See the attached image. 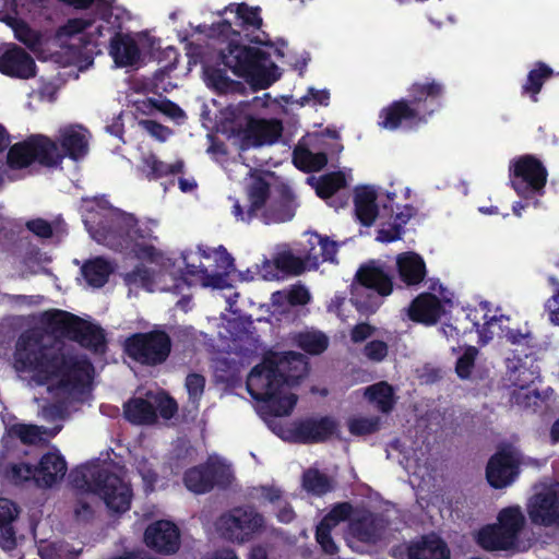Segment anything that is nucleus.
Wrapping results in <instances>:
<instances>
[{
	"label": "nucleus",
	"mask_w": 559,
	"mask_h": 559,
	"mask_svg": "<svg viewBox=\"0 0 559 559\" xmlns=\"http://www.w3.org/2000/svg\"><path fill=\"white\" fill-rule=\"evenodd\" d=\"M15 361L20 370L34 372L41 383L58 379V386L68 391L83 390L94 373L88 359L48 348L34 332H25L19 337Z\"/></svg>",
	"instance_id": "obj_1"
},
{
	"label": "nucleus",
	"mask_w": 559,
	"mask_h": 559,
	"mask_svg": "<svg viewBox=\"0 0 559 559\" xmlns=\"http://www.w3.org/2000/svg\"><path fill=\"white\" fill-rule=\"evenodd\" d=\"M90 132L80 124H69L59 129L58 141L36 133L13 144L7 154L11 169H23L37 163L47 168L58 167L66 157L78 162L90 151Z\"/></svg>",
	"instance_id": "obj_2"
},
{
	"label": "nucleus",
	"mask_w": 559,
	"mask_h": 559,
	"mask_svg": "<svg viewBox=\"0 0 559 559\" xmlns=\"http://www.w3.org/2000/svg\"><path fill=\"white\" fill-rule=\"evenodd\" d=\"M250 44L243 39L241 33H235L219 51L222 62L235 75L243 79L253 91L269 88L281 79V69L269 52Z\"/></svg>",
	"instance_id": "obj_3"
},
{
	"label": "nucleus",
	"mask_w": 559,
	"mask_h": 559,
	"mask_svg": "<svg viewBox=\"0 0 559 559\" xmlns=\"http://www.w3.org/2000/svg\"><path fill=\"white\" fill-rule=\"evenodd\" d=\"M69 481L73 488L82 492L98 495L112 513L122 514L131 508V486L99 464L87 463L73 468Z\"/></svg>",
	"instance_id": "obj_4"
},
{
	"label": "nucleus",
	"mask_w": 559,
	"mask_h": 559,
	"mask_svg": "<svg viewBox=\"0 0 559 559\" xmlns=\"http://www.w3.org/2000/svg\"><path fill=\"white\" fill-rule=\"evenodd\" d=\"M41 322L48 333L67 338L95 353L104 354L107 348L105 331L81 317L61 309L45 311Z\"/></svg>",
	"instance_id": "obj_5"
},
{
	"label": "nucleus",
	"mask_w": 559,
	"mask_h": 559,
	"mask_svg": "<svg viewBox=\"0 0 559 559\" xmlns=\"http://www.w3.org/2000/svg\"><path fill=\"white\" fill-rule=\"evenodd\" d=\"M393 290V280L379 262L371 260L357 270L350 288V302L361 314L374 313L382 298Z\"/></svg>",
	"instance_id": "obj_6"
},
{
	"label": "nucleus",
	"mask_w": 559,
	"mask_h": 559,
	"mask_svg": "<svg viewBox=\"0 0 559 559\" xmlns=\"http://www.w3.org/2000/svg\"><path fill=\"white\" fill-rule=\"evenodd\" d=\"M171 347L169 334L160 329L133 333L123 343V350L129 358L150 367L164 364L171 353Z\"/></svg>",
	"instance_id": "obj_7"
},
{
	"label": "nucleus",
	"mask_w": 559,
	"mask_h": 559,
	"mask_svg": "<svg viewBox=\"0 0 559 559\" xmlns=\"http://www.w3.org/2000/svg\"><path fill=\"white\" fill-rule=\"evenodd\" d=\"M247 391L250 396L262 402L263 408L271 416H288L294 411L298 397L294 393L282 394L286 384L265 379L259 374L258 368H252L247 378Z\"/></svg>",
	"instance_id": "obj_8"
},
{
	"label": "nucleus",
	"mask_w": 559,
	"mask_h": 559,
	"mask_svg": "<svg viewBox=\"0 0 559 559\" xmlns=\"http://www.w3.org/2000/svg\"><path fill=\"white\" fill-rule=\"evenodd\" d=\"M265 527L264 516L252 506L235 507L217 520L221 535L233 543L245 544L254 538Z\"/></svg>",
	"instance_id": "obj_9"
},
{
	"label": "nucleus",
	"mask_w": 559,
	"mask_h": 559,
	"mask_svg": "<svg viewBox=\"0 0 559 559\" xmlns=\"http://www.w3.org/2000/svg\"><path fill=\"white\" fill-rule=\"evenodd\" d=\"M0 22L9 26L16 40L31 50H36L41 45V34L32 28L21 16L35 13L45 8L46 0H1Z\"/></svg>",
	"instance_id": "obj_10"
},
{
	"label": "nucleus",
	"mask_w": 559,
	"mask_h": 559,
	"mask_svg": "<svg viewBox=\"0 0 559 559\" xmlns=\"http://www.w3.org/2000/svg\"><path fill=\"white\" fill-rule=\"evenodd\" d=\"M509 173L511 187L521 198L530 199L544 194L548 171L536 156L525 154L514 158Z\"/></svg>",
	"instance_id": "obj_11"
},
{
	"label": "nucleus",
	"mask_w": 559,
	"mask_h": 559,
	"mask_svg": "<svg viewBox=\"0 0 559 559\" xmlns=\"http://www.w3.org/2000/svg\"><path fill=\"white\" fill-rule=\"evenodd\" d=\"M230 12L236 13L239 21L237 25L239 31H235L229 21H223L217 24L216 31L219 35H224L227 39L235 33H241L243 39L254 45L273 47V43L266 32L262 29L263 19L261 16L260 7H250L245 2L229 4L227 8Z\"/></svg>",
	"instance_id": "obj_12"
},
{
	"label": "nucleus",
	"mask_w": 559,
	"mask_h": 559,
	"mask_svg": "<svg viewBox=\"0 0 559 559\" xmlns=\"http://www.w3.org/2000/svg\"><path fill=\"white\" fill-rule=\"evenodd\" d=\"M132 222L131 214L108 207L87 210L84 224L91 236L99 243L122 246L124 226Z\"/></svg>",
	"instance_id": "obj_13"
},
{
	"label": "nucleus",
	"mask_w": 559,
	"mask_h": 559,
	"mask_svg": "<svg viewBox=\"0 0 559 559\" xmlns=\"http://www.w3.org/2000/svg\"><path fill=\"white\" fill-rule=\"evenodd\" d=\"M253 368H258L259 374L265 379L293 386L306 377L308 364L302 354L286 352L282 355L264 356L262 361Z\"/></svg>",
	"instance_id": "obj_14"
},
{
	"label": "nucleus",
	"mask_w": 559,
	"mask_h": 559,
	"mask_svg": "<svg viewBox=\"0 0 559 559\" xmlns=\"http://www.w3.org/2000/svg\"><path fill=\"white\" fill-rule=\"evenodd\" d=\"M229 467L221 461H207L188 468L183 474V484L197 495L210 492L214 487L228 488L233 483Z\"/></svg>",
	"instance_id": "obj_15"
},
{
	"label": "nucleus",
	"mask_w": 559,
	"mask_h": 559,
	"mask_svg": "<svg viewBox=\"0 0 559 559\" xmlns=\"http://www.w3.org/2000/svg\"><path fill=\"white\" fill-rule=\"evenodd\" d=\"M445 94L447 87L441 80L427 76L408 86L406 98L427 123L443 107Z\"/></svg>",
	"instance_id": "obj_16"
},
{
	"label": "nucleus",
	"mask_w": 559,
	"mask_h": 559,
	"mask_svg": "<svg viewBox=\"0 0 559 559\" xmlns=\"http://www.w3.org/2000/svg\"><path fill=\"white\" fill-rule=\"evenodd\" d=\"M338 423L331 416L294 421L282 438L300 444L323 443L336 436Z\"/></svg>",
	"instance_id": "obj_17"
},
{
	"label": "nucleus",
	"mask_w": 559,
	"mask_h": 559,
	"mask_svg": "<svg viewBox=\"0 0 559 559\" xmlns=\"http://www.w3.org/2000/svg\"><path fill=\"white\" fill-rule=\"evenodd\" d=\"M282 133L283 123L281 120L255 118L253 116H247L245 127L237 130L242 150L272 145L278 141Z\"/></svg>",
	"instance_id": "obj_18"
},
{
	"label": "nucleus",
	"mask_w": 559,
	"mask_h": 559,
	"mask_svg": "<svg viewBox=\"0 0 559 559\" xmlns=\"http://www.w3.org/2000/svg\"><path fill=\"white\" fill-rule=\"evenodd\" d=\"M131 219L132 222L124 226L121 247L130 249L139 260L156 261L159 252L154 246V241L157 240V237L147 225L140 224L132 214Z\"/></svg>",
	"instance_id": "obj_19"
},
{
	"label": "nucleus",
	"mask_w": 559,
	"mask_h": 559,
	"mask_svg": "<svg viewBox=\"0 0 559 559\" xmlns=\"http://www.w3.org/2000/svg\"><path fill=\"white\" fill-rule=\"evenodd\" d=\"M426 122L414 109L407 98L393 100L383 107L378 116V126L389 131L397 129L415 130Z\"/></svg>",
	"instance_id": "obj_20"
},
{
	"label": "nucleus",
	"mask_w": 559,
	"mask_h": 559,
	"mask_svg": "<svg viewBox=\"0 0 559 559\" xmlns=\"http://www.w3.org/2000/svg\"><path fill=\"white\" fill-rule=\"evenodd\" d=\"M122 31V22L120 14L117 13L115 21L110 24L100 22L94 31H90L80 38L79 48L85 56L87 63L92 64L94 58L103 53L104 49L109 52L110 45H112L116 34Z\"/></svg>",
	"instance_id": "obj_21"
},
{
	"label": "nucleus",
	"mask_w": 559,
	"mask_h": 559,
	"mask_svg": "<svg viewBox=\"0 0 559 559\" xmlns=\"http://www.w3.org/2000/svg\"><path fill=\"white\" fill-rule=\"evenodd\" d=\"M33 57L16 44L0 47V73L12 79L28 80L36 75Z\"/></svg>",
	"instance_id": "obj_22"
},
{
	"label": "nucleus",
	"mask_w": 559,
	"mask_h": 559,
	"mask_svg": "<svg viewBox=\"0 0 559 559\" xmlns=\"http://www.w3.org/2000/svg\"><path fill=\"white\" fill-rule=\"evenodd\" d=\"M531 522L544 527H559V492L547 489L535 493L528 506Z\"/></svg>",
	"instance_id": "obj_23"
},
{
	"label": "nucleus",
	"mask_w": 559,
	"mask_h": 559,
	"mask_svg": "<svg viewBox=\"0 0 559 559\" xmlns=\"http://www.w3.org/2000/svg\"><path fill=\"white\" fill-rule=\"evenodd\" d=\"M144 543L159 554L171 555L180 547V531L175 523L159 520L146 527Z\"/></svg>",
	"instance_id": "obj_24"
},
{
	"label": "nucleus",
	"mask_w": 559,
	"mask_h": 559,
	"mask_svg": "<svg viewBox=\"0 0 559 559\" xmlns=\"http://www.w3.org/2000/svg\"><path fill=\"white\" fill-rule=\"evenodd\" d=\"M519 475V462L507 450L497 451L486 466V478L496 489L511 485Z\"/></svg>",
	"instance_id": "obj_25"
},
{
	"label": "nucleus",
	"mask_w": 559,
	"mask_h": 559,
	"mask_svg": "<svg viewBox=\"0 0 559 559\" xmlns=\"http://www.w3.org/2000/svg\"><path fill=\"white\" fill-rule=\"evenodd\" d=\"M386 524L381 514L364 510L350 519L348 530L357 540L365 544H376L382 538Z\"/></svg>",
	"instance_id": "obj_26"
},
{
	"label": "nucleus",
	"mask_w": 559,
	"mask_h": 559,
	"mask_svg": "<svg viewBox=\"0 0 559 559\" xmlns=\"http://www.w3.org/2000/svg\"><path fill=\"white\" fill-rule=\"evenodd\" d=\"M271 193V186L263 177L252 180L247 190L249 206L245 211L238 200L235 201L231 213L237 221L250 223L257 217L258 212L263 210Z\"/></svg>",
	"instance_id": "obj_27"
},
{
	"label": "nucleus",
	"mask_w": 559,
	"mask_h": 559,
	"mask_svg": "<svg viewBox=\"0 0 559 559\" xmlns=\"http://www.w3.org/2000/svg\"><path fill=\"white\" fill-rule=\"evenodd\" d=\"M36 469V485L40 488H51L64 477L68 466L63 455L56 450L43 454Z\"/></svg>",
	"instance_id": "obj_28"
},
{
	"label": "nucleus",
	"mask_w": 559,
	"mask_h": 559,
	"mask_svg": "<svg viewBox=\"0 0 559 559\" xmlns=\"http://www.w3.org/2000/svg\"><path fill=\"white\" fill-rule=\"evenodd\" d=\"M443 313L440 299L431 293L418 295L411 304L408 317L412 321L432 325L438 322Z\"/></svg>",
	"instance_id": "obj_29"
},
{
	"label": "nucleus",
	"mask_w": 559,
	"mask_h": 559,
	"mask_svg": "<svg viewBox=\"0 0 559 559\" xmlns=\"http://www.w3.org/2000/svg\"><path fill=\"white\" fill-rule=\"evenodd\" d=\"M138 173L148 181H157L170 175L185 174V162L177 159L173 164L160 160L156 154L148 153L141 157Z\"/></svg>",
	"instance_id": "obj_30"
},
{
	"label": "nucleus",
	"mask_w": 559,
	"mask_h": 559,
	"mask_svg": "<svg viewBox=\"0 0 559 559\" xmlns=\"http://www.w3.org/2000/svg\"><path fill=\"white\" fill-rule=\"evenodd\" d=\"M108 55L118 68L133 67L141 58V50L135 39L128 33L116 34Z\"/></svg>",
	"instance_id": "obj_31"
},
{
	"label": "nucleus",
	"mask_w": 559,
	"mask_h": 559,
	"mask_svg": "<svg viewBox=\"0 0 559 559\" xmlns=\"http://www.w3.org/2000/svg\"><path fill=\"white\" fill-rule=\"evenodd\" d=\"M476 543L487 551H509L519 548V543L496 524L481 527L476 535Z\"/></svg>",
	"instance_id": "obj_32"
},
{
	"label": "nucleus",
	"mask_w": 559,
	"mask_h": 559,
	"mask_svg": "<svg viewBox=\"0 0 559 559\" xmlns=\"http://www.w3.org/2000/svg\"><path fill=\"white\" fill-rule=\"evenodd\" d=\"M309 249H306L308 266L318 269L322 262H335L338 246L328 236L313 233L308 240Z\"/></svg>",
	"instance_id": "obj_33"
},
{
	"label": "nucleus",
	"mask_w": 559,
	"mask_h": 559,
	"mask_svg": "<svg viewBox=\"0 0 559 559\" xmlns=\"http://www.w3.org/2000/svg\"><path fill=\"white\" fill-rule=\"evenodd\" d=\"M396 269L400 280L407 286L420 284L427 274L424 259L413 251L397 255Z\"/></svg>",
	"instance_id": "obj_34"
},
{
	"label": "nucleus",
	"mask_w": 559,
	"mask_h": 559,
	"mask_svg": "<svg viewBox=\"0 0 559 559\" xmlns=\"http://www.w3.org/2000/svg\"><path fill=\"white\" fill-rule=\"evenodd\" d=\"M408 559H450L447 543L436 535L423 536L407 548Z\"/></svg>",
	"instance_id": "obj_35"
},
{
	"label": "nucleus",
	"mask_w": 559,
	"mask_h": 559,
	"mask_svg": "<svg viewBox=\"0 0 559 559\" xmlns=\"http://www.w3.org/2000/svg\"><path fill=\"white\" fill-rule=\"evenodd\" d=\"M354 205L357 221L362 226H371L379 214L374 189L368 186L357 187L355 189Z\"/></svg>",
	"instance_id": "obj_36"
},
{
	"label": "nucleus",
	"mask_w": 559,
	"mask_h": 559,
	"mask_svg": "<svg viewBox=\"0 0 559 559\" xmlns=\"http://www.w3.org/2000/svg\"><path fill=\"white\" fill-rule=\"evenodd\" d=\"M123 416L132 425H152L157 420V409L147 400L132 397L123 404Z\"/></svg>",
	"instance_id": "obj_37"
},
{
	"label": "nucleus",
	"mask_w": 559,
	"mask_h": 559,
	"mask_svg": "<svg viewBox=\"0 0 559 559\" xmlns=\"http://www.w3.org/2000/svg\"><path fill=\"white\" fill-rule=\"evenodd\" d=\"M296 206L292 192L285 191L278 200L263 207V222L267 225L288 222L295 216Z\"/></svg>",
	"instance_id": "obj_38"
},
{
	"label": "nucleus",
	"mask_w": 559,
	"mask_h": 559,
	"mask_svg": "<svg viewBox=\"0 0 559 559\" xmlns=\"http://www.w3.org/2000/svg\"><path fill=\"white\" fill-rule=\"evenodd\" d=\"M204 76L207 86L219 95L241 94L246 90L240 81L230 79L225 69L207 67L204 69Z\"/></svg>",
	"instance_id": "obj_39"
},
{
	"label": "nucleus",
	"mask_w": 559,
	"mask_h": 559,
	"mask_svg": "<svg viewBox=\"0 0 559 559\" xmlns=\"http://www.w3.org/2000/svg\"><path fill=\"white\" fill-rule=\"evenodd\" d=\"M365 397L383 414L391 413L396 403L393 386L385 381L367 386Z\"/></svg>",
	"instance_id": "obj_40"
},
{
	"label": "nucleus",
	"mask_w": 559,
	"mask_h": 559,
	"mask_svg": "<svg viewBox=\"0 0 559 559\" xmlns=\"http://www.w3.org/2000/svg\"><path fill=\"white\" fill-rule=\"evenodd\" d=\"M525 516L519 506L507 507L500 510L497 523L501 530L512 536L518 543L520 534L525 526Z\"/></svg>",
	"instance_id": "obj_41"
},
{
	"label": "nucleus",
	"mask_w": 559,
	"mask_h": 559,
	"mask_svg": "<svg viewBox=\"0 0 559 559\" xmlns=\"http://www.w3.org/2000/svg\"><path fill=\"white\" fill-rule=\"evenodd\" d=\"M293 163L304 173H316L326 166L328 155L324 152L313 153L309 148L298 145L293 152Z\"/></svg>",
	"instance_id": "obj_42"
},
{
	"label": "nucleus",
	"mask_w": 559,
	"mask_h": 559,
	"mask_svg": "<svg viewBox=\"0 0 559 559\" xmlns=\"http://www.w3.org/2000/svg\"><path fill=\"white\" fill-rule=\"evenodd\" d=\"M554 75V70L546 63L538 61L536 67L532 69L525 83L522 85V95H528L530 98L536 103L537 95L540 93L545 82Z\"/></svg>",
	"instance_id": "obj_43"
},
{
	"label": "nucleus",
	"mask_w": 559,
	"mask_h": 559,
	"mask_svg": "<svg viewBox=\"0 0 559 559\" xmlns=\"http://www.w3.org/2000/svg\"><path fill=\"white\" fill-rule=\"evenodd\" d=\"M81 271L88 285L100 288L108 282L112 267L104 258L97 257L86 261Z\"/></svg>",
	"instance_id": "obj_44"
},
{
	"label": "nucleus",
	"mask_w": 559,
	"mask_h": 559,
	"mask_svg": "<svg viewBox=\"0 0 559 559\" xmlns=\"http://www.w3.org/2000/svg\"><path fill=\"white\" fill-rule=\"evenodd\" d=\"M60 2L76 10H86L94 7L95 14L99 16L100 22L110 24L115 21L117 9L114 4L116 0H59Z\"/></svg>",
	"instance_id": "obj_45"
},
{
	"label": "nucleus",
	"mask_w": 559,
	"mask_h": 559,
	"mask_svg": "<svg viewBox=\"0 0 559 559\" xmlns=\"http://www.w3.org/2000/svg\"><path fill=\"white\" fill-rule=\"evenodd\" d=\"M346 186V178L342 171H332L316 180L313 187L319 198L326 200Z\"/></svg>",
	"instance_id": "obj_46"
},
{
	"label": "nucleus",
	"mask_w": 559,
	"mask_h": 559,
	"mask_svg": "<svg viewBox=\"0 0 559 559\" xmlns=\"http://www.w3.org/2000/svg\"><path fill=\"white\" fill-rule=\"evenodd\" d=\"M302 487L314 496H323L333 489L331 479L317 468H309L302 474Z\"/></svg>",
	"instance_id": "obj_47"
},
{
	"label": "nucleus",
	"mask_w": 559,
	"mask_h": 559,
	"mask_svg": "<svg viewBox=\"0 0 559 559\" xmlns=\"http://www.w3.org/2000/svg\"><path fill=\"white\" fill-rule=\"evenodd\" d=\"M504 337L512 345L525 347L523 349V356L525 358L532 356L538 346L537 340L527 323H525L524 330L508 328L504 331Z\"/></svg>",
	"instance_id": "obj_48"
},
{
	"label": "nucleus",
	"mask_w": 559,
	"mask_h": 559,
	"mask_svg": "<svg viewBox=\"0 0 559 559\" xmlns=\"http://www.w3.org/2000/svg\"><path fill=\"white\" fill-rule=\"evenodd\" d=\"M295 341L300 349L310 355H320L329 346V338L322 332H301Z\"/></svg>",
	"instance_id": "obj_49"
},
{
	"label": "nucleus",
	"mask_w": 559,
	"mask_h": 559,
	"mask_svg": "<svg viewBox=\"0 0 559 559\" xmlns=\"http://www.w3.org/2000/svg\"><path fill=\"white\" fill-rule=\"evenodd\" d=\"M138 108L144 114L158 110L173 119L180 118L185 115L179 105L167 98L159 100L153 97H147L139 103Z\"/></svg>",
	"instance_id": "obj_50"
},
{
	"label": "nucleus",
	"mask_w": 559,
	"mask_h": 559,
	"mask_svg": "<svg viewBox=\"0 0 559 559\" xmlns=\"http://www.w3.org/2000/svg\"><path fill=\"white\" fill-rule=\"evenodd\" d=\"M94 23L95 20L91 16L71 17L56 29L55 36L58 40L69 39L80 34L84 36Z\"/></svg>",
	"instance_id": "obj_51"
},
{
	"label": "nucleus",
	"mask_w": 559,
	"mask_h": 559,
	"mask_svg": "<svg viewBox=\"0 0 559 559\" xmlns=\"http://www.w3.org/2000/svg\"><path fill=\"white\" fill-rule=\"evenodd\" d=\"M274 265L277 270L292 275H300L308 266L305 259L296 257L290 251H283L274 258Z\"/></svg>",
	"instance_id": "obj_52"
},
{
	"label": "nucleus",
	"mask_w": 559,
	"mask_h": 559,
	"mask_svg": "<svg viewBox=\"0 0 559 559\" xmlns=\"http://www.w3.org/2000/svg\"><path fill=\"white\" fill-rule=\"evenodd\" d=\"M381 420L378 416L358 417L348 421V430L354 436H367L380 429Z\"/></svg>",
	"instance_id": "obj_53"
},
{
	"label": "nucleus",
	"mask_w": 559,
	"mask_h": 559,
	"mask_svg": "<svg viewBox=\"0 0 559 559\" xmlns=\"http://www.w3.org/2000/svg\"><path fill=\"white\" fill-rule=\"evenodd\" d=\"M354 512V508L350 502H337L331 510L322 518L320 522L329 524L331 527H335L338 523L349 520Z\"/></svg>",
	"instance_id": "obj_54"
},
{
	"label": "nucleus",
	"mask_w": 559,
	"mask_h": 559,
	"mask_svg": "<svg viewBox=\"0 0 559 559\" xmlns=\"http://www.w3.org/2000/svg\"><path fill=\"white\" fill-rule=\"evenodd\" d=\"M9 432L20 439L23 444H35L40 440L41 428L36 425L14 424Z\"/></svg>",
	"instance_id": "obj_55"
},
{
	"label": "nucleus",
	"mask_w": 559,
	"mask_h": 559,
	"mask_svg": "<svg viewBox=\"0 0 559 559\" xmlns=\"http://www.w3.org/2000/svg\"><path fill=\"white\" fill-rule=\"evenodd\" d=\"M332 530L333 527L322 522H319L316 527V540L320 545L322 551L330 556H333L338 551V547L331 534Z\"/></svg>",
	"instance_id": "obj_56"
},
{
	"label": "nucleus",
	"mask_w": 559,
	"mask_h": 559,
	"mask_svg": "<svg viewBox=\"0 0 559 559\" xmlns=\"http://www.w3.org/2000/svg\"><path fill=\"white\" fill-rule=\"evenodd\" d=\"M478 349L475 346H468L464 353L457 358L455 364V372L461 379H468L475 366Z\"/></svg>",
	"instance_id": "obj_57"
},
{
	"label": "nucleus",
	"mask_w": 559,
	"mask_h": 559,
	"mask_svg": "<svg viewBox=\"0 0 559 559\" xmlns=\"http://www.w3.org/2000/svg\"><path fill=\"white\" fill-rule=\"evenodd\" d=\"M404 229L394 221L381 223V227L377 231L376 240L382 243H390L402 238Z\"/></svg>",
	"instance_id": "obj_58"
},
{
	"label": "nucleus",
	"mask_w": 559,
	"mask_h": 559,
	"mask_svg": "<svg viewBox=\"0 0 559 559\" xmlns=\"http://www.w3.org/2000/svg\"><path fill=\"white\" fill-rule=\"evenodd\" d=\"M389 353V346L384 341L373 340L364 347V355L371 361H383Z\"/></svg>",
	"instance_id": "obj_59"
},
{
	"label": "nucleus",
	"mask_w": 559,
	"mask_h": 559,
	"mask_svg": "<svg viewBox=\"0 0 559 559\" xmlns=\"http://www.w3.org/2000/svg\"><path fill=\"white\" fill-rule=\"evenodd\" d=\"M205 378L200 373H189L186 378V388L189 399L199 401L204 392Z\"/></svg>",
	"instance_id": "obj_60"
},
{
	"label": "nucleus",
	"mask_w": 559,
	"mask_h": 559,
	"mask_svg": "<svg viewBox=\"0 0 559 559\" xmlns=\"http://www.w3.org/2000/svg\"><path fill=\"white\" fill-rule=\"evenodd\" d=\"M153 273L144 265H136L126 276V281L129 284H140L143 287H147L153 284Z\"/></svg>",
	"instance_id": "obj_61"
},
{
	"label": "nucleus",
	"mask_w": 559,
	"mask_h": 559,
	"mask_svg": "<svg viewBox=\"0 0 559 559\" xmlns=\"http://www.w3.org/2000/svg\"><path fill=\"white\" fill-rule=\"evenodd\" d=\"M36 465L29 463H20L12 466V477L16 483L34 480L36 483Z\"/></svg>",
	"instance_id": "obj_62"
},
{
	"label": "nucleus",
	"mask_w": 559,
	"mask_h": 559,
	"mask_svg": "<svg viewBox=\"0 0 559 559\" xmlns=\"http://www.w3.org/2000/svg\"><path fill=\"white\" fill-rule=\"evenodd\" d=\"M26 228L39 238H50L53 234L51 224L44 218H34L26 222Z\"/></svg>",
	"instance_id": "obj_63"
},
{
	"label": "nucleus",
	"mask_w": 559,
	"mask_h": 559,
	"mask_svg": "<svg viewBox=\"0 0 559 559\" xmlns=\"http://www.w3.org/2000/svg\"><path fill=\"white\" fill-rule=\"evenodd\" d=\"M213 253L217 269H219L223 274L228 275L234 269V258L231 254L228 253L226 248L223 246H219V248L214 250Z\"/></svg>",
	"instance_id": "obj_64"
}]
</instances>
